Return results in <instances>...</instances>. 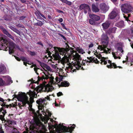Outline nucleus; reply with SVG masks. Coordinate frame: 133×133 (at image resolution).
Returning a JSON list of instances; mask_svg holds the SVG:
<instances>
[{"instance_id": "aec40b11", "label": "nucleus", "mask_w": 133, "mask_h": 133, "mask_svg": "<svg viewBox=\"0 0 133 133\" xmlns=\"http://www.w3.org/2000/svg\"><path fill=\"white\" fill-rule=\"evenodd\" d=\"M106 59H108V57H107L105 58L104 57H102V58H101V62H100V64L102 65H106L107 63V60L105 61Z\"/></svg>"}, {"instance_id": "ddd939ff", "label": "nucleus", "mask_w": 133, "mask_h": 133, "mask_svg": "<svg viewBox=\"0 0 133 133\" xmlns=\"http://www.w3.org/2000/svg\"><path fill=\"white\" fill-rule=\"evenodd\" d=\"M9 54L11 55L14 52V49L15 47V44L12 42L9 43Z\"/></svg>"}, {"instance_id": "052dcab7", "label": "nucleus", "mask_w": 133, "mask_h": 133, "mask_svg": "<svg viewBox=\"0 0 133 133\" xmlns=\"http://www.w3.org/2000/svg\"><path fill=\"white\" fill-rule=\"evenodd\" d=\"M0 133H4V131L2 129V127H0Z\"/></svg>"}, {"instance_id": "b1692460", "label": "nucleus", "mask_w": 133, "mask_h": 133, "mask_svg": "<svg viewBox=\"0 0 133 133\" xmlns=\"http://www.w3.org/2000/svg\"><path fill=\"white\" fill-rule=\"evenodd\" d=\"M76 50L79 53L83 54L84 53H85V52L81 48L77 47L76 48Z\"/></svg>"}, {"instance_id": "864d4df0", "label": "nucleus", "mask_w": 133, "mask_h": 133, "mask_svg": "<svg viewBox=\"0 0 133 133\" xmlns=\"http://www.w3.org/2000/svg\"><path fill=\"white\" fill-rule=\"evenodd\" d=\"M54 77L53 76H51L50 77H49L50 79V80L51 82H52V83H54V81L53 80H54Z\"/></svg>"}, {"instance_id": "f03ea898", "label": "nucleus", "mask_w": 133, "mask_h": 133, "mask_svg": "<svg viewBox=\"0 0 133 133\" xmlns=\"http://www.w3.org/2000/svg\"><path fill=\"white\" fill-rule=\"evenodd\" d=\"M55 53L53 54L52 56L54 58V59L56 60H61V58L59 55V54L62 56L64 55V57L66 58V56L69 54L70 50L67 49H65L63 48H60L54 47Z\"/></svg>"}, {"instance_id": "c9c22d12", "label": "nucleus", "mask_w": 133, "mask_h": 133, "mask_svg": "<svg viewBox=\"0 0 133 133\" xmlns=\"http://www.w3.org/2000/svg\"><path fill=\"white\" fill-rule=\"evenodd\" d=\"M53 89H54V88H52L51 87H50L48 88H46L45 89L48 92H49L52 91Z\"/></svg>"}, {"instance_id": "7ed1b4c3", "label": "nucleus", "mask_w": 133, "mask_h": 133, "mask_svg": "<svg viewBox=\"0 0 133 133\" xmlns=\"http://www.w3.org/2000/svg\"><path fill=\"white\" fill-rule=\"evenodd\" d=\"M101 41L102 45H98L97 48L101 51L104 48H107L109 43V38L106 35L103 34L102 36Z\"/></svg>"}, {"instance_id": "f704fd0d", "label": "nucleus", "mask_w": 133, "mask_h": 133, "mask_svg": "<svg viewBox=\"0 0 133 133\" xmlns=\"http://www.w3.org/2000/svg\"><path fill=\"white\" fill-rule=\"evenodd\" d=\"M11 133H19V131L16 128H14L11 131Z\"/></svg>"}, {"instance_id": "a18cd8bd", "label": "nucleus", "mask_w": 133, "mask_h": 133, "mask_svg": "<svg viewBox=\"0 0 133 133\" xmlns=\"http://www.w3.org/2000/svg\"><path fill=\"white\" fill-rule=\"evenodd\" d=\"M29 54L31 56H34L36 55V54L35 52H32L31 51L29 52Z\"/></svg>"}, {"instance_id": "4be33fe9", "label": "nucleus", "mask_w": 133, "mask_h": 133, "mask_svg": "<svg viewBox=\"0 0 133 133\" xmlns=\"http://www.w3.org/2000/svg\"><path fill=\"white\" fill-rule=\"evenodd\" d=\"M70 84L67 81L61 83L60 86L62 87H68L69 86Z\"/></svg>"}, {"instance_id": "f3484780", "label": "nucleus", "mask_w": 133, "mask_h": 133, "mask_svg": "<svg viewBox=\"0 0 133 133\" xmlns=\"http://www.w3.org/2000/svg\"><path fill=\"white\" fill-rule=\"evenodd\" d=\"M115 25L120 28H123L125 26L124 22L123 21H120L116 23L115 24Z\"/></svg>"}, {"instance_id": "72a5a7b5", "label": "nucleus", "mask_w": 133, "mask_h": 133, "mask_svg": "<svg viewBox=\"0 0 133 133\" xmlns=\"http://www.w3.org/2000/svg\"><path fill=\"white\" fill-rule=\"evenodd\" d=\"M31 88L34 89V91H36L37 93L39 92L40 91V90L39 89V88L38 87H37L36 88L32 87Z\"/></svg>"}, {"instance_id": "412c9836", "label": "nucleus", "mask_w": 133, "mask_h": 133, "mask_svg": "<svg viewBox=\"0 0 133 133\" xmlns=\"http://www.w3.org/2000/svg\"><path fill=\"white\" fill-rule=\"evenodd\" d=\"M92 9L93 11L95 12H98L99 10V9L98 7L96 6L94 4H92Z\"/></svg>"}, {"instance_id": "423d86ee", "label": "nucleus", "mask_w": 133, "mask_h": 133, "mask_svg": "<svg viewBox=\"0 0 133 133\" xmlns=\"http://www.w3.org/2000/svg\"><path fill=\"white\" fill-rule=\"evenodd\" d=\"M17 99L18 100L22 102V104L21 105V107L25 106L26 104H29V103L28 97L26 96H23L22 94H20Z\"/></svg>"}, {"instance_id": "e2e57ef3", "label": "nucleus", "mask_w": 133, "mask_h": 133, "mask_svg": "<svg viewBox=\"0 0 133 133\" xmlns=\"http://www.w3.org/2000/svg\"><path fill=\"white\" fill-rule=\"evenodd\" d=\"M39 14H40V15L42 17H43L44 18L46 19V18L45 16L43 15L42 14L41 12L39 13Z\"/></svg>"}, {"instance_id": "680f3d73", "label": "nucleus", "mask_w": 133, "mask_h": 133, "mask_svg": "<svg viewBox=\"0 0 133 133\" xmlns=\"http://www.w3.org/2000/svg\"><path fill=\"white\" fill-rule=\"evenodd\" d=\"M51 49V48H47L46 50V53H48V52H50V51H49Z\"/></svg>"}, {"instance_id": "1a4fd4ad", "label": "nucleus", "mask_w": 133, "mask_h": 133, "mask_svg": "<svg viewBox=\"0 0 133 133\" xmlns=\"http://www.w3.org/2000/svg\"><path fill=\"white\" fill-rule=\"evenodd\" d=\"M79 9L81 10H84V13L85 14H86L88 12V13L89 14L90 12V9L89 6L88 4H81L79 6Z\"/></svg>"}, {"instance_id": "473e14b6", "label": "nucleus", "mask_w": 133, "mask_h": 133, "mask_svg": "<svg viewBox=\"0 0 133 133\" xmlns=\"http://www.w3.org/2000/svg\"><path fill=\"white\" fill-rule=\"evenodd\" d=\"M21 59L24 62H29V61L27 60L26 58L24 57H21Z\"/></svg>"}, {"instance_id": "ea45409f", "label": "nucleus", "mask_w": 133, "mask_h": 133, "mask_svg": "<svg viewBox=\"0 0 133 133\" xmlns=\"http://www.w3.org/2000/svg\"><path fill=\"white\" fill-rule=\"evenodd\" d=\"M124 17L125 19V20L127 21L128 23H130L131 21L129 19L128 17H127L126 15H124Z\"/></svg>"}, {"instance_id": "cd10ccee", "label": "nucleus", "mask_w": 133, "mask_h": 133, "mask_svg": "<svg viewBox=\"0 0 133 133\" xmlns=\"http://www.w3.org/2000/svg\"><path fill=\"white\" fill-rule=\"evenodd\" d=\"M98 54V53L97 51V50H96V52L94 53V54L99 59H101V58H102V56L100 54Z\"/></svg>"}, {"instance_id": "dca6fc26", "label": "nucleus", "mask_w": 133, "mask_h": 133, "mask_svg": "<svg viewBox=\"0 0 133 133\" xmlns=\"http://www.w3.org/2000/svg\"><path fill=\"white\" fill-rule=\"evenodd\" d=\"M110 23L109 21H106L105 23L102 24V26L104 30L107 29L109 26Z\"/></svg>"}, {"instance_id": "20e7f679", "label": "nucleus", "mask_w": 133, "mask_h": 133, "mask_svg": "<svg viewBox=\"0 0 133 133\" xmlns=\"http://www.w3.org/2000/svg\"><path fill=\"white\" fill-rule=\"evenodd\" d=\"M121 10L123 13L128 14L132 12L133 7L129 4L125 3L121 5Z\"/></svg>"}, {"instance_id": "9b49d317", "label": "nucleus", "mask_w": 133, "mask_h": 133, "mask_svg": "<svg viewBox=\"0 0 133 133\" xmlns=\"http://www.w3.org/2000/svg\"><path fill=\"white\" fill-rule=\"evenodd\" d=\"M0 29L4 34L13 40H14V37L11 35L2 26H0Z\"/></svg>"}, {"instance_id": "c03bdc74", "label": "nucleus", "mask_w": 133, "mask_h": 133, "mask_svg": "<svg viewBox=\"0 0 133 133\" xmlns=\"http://www.w3.org/2000/svg\"><path fill=\"white\" fill-rule=\"evenodd\" d=\"M17 26L18 27L21 28H24V26L23 25L20 24V23L18 24L17 25Z\"/></svg>"}, {"instance_id": "79ce46f5", "label": "nucleus", "mask_w": 133, "mask_h": 133, "mask_svg": "<svg viewBox=\"0 0 133 133\" xmlns=\"http://www.w3.org/2000/svg\"><path fill=\"white\" fill-rule=\"evenodd\" d=\"M58 35L62 37L64 40L65 41L66 40V37L61 34L59 33L58 34Z\"/></svg>"}, {"instance_id": "c85d7f7f", "label": "nucleus", "mask_w": 133, "mask_h": 133, "mask_svg": "<svg viewBox=\"0 0 133 133\" xmlns=\"http://www.w3.org/2000/svg\"><path fill=\"white\" fill-rule=\"evenodd\" d=\"M4 19L6 21H10L11 19V17L10 16L5 15L4 17Z\"/></svg>"}, {"instance_id": "39448f33", "label": "nucleus", "mask_w": 133, "mask_h": 133, "mask_svg": "<svg viewBox=\"0 0 133 133\" xmlns=\"http://www.w3.org/2000/svg\"><path fill=\"white\" fill-rule=\"evenodd\" d=\"M50 97L48 96H47L46 97H45L43 99L40 98L37 100L36 101V102L39 105V106L38 107L39 109L42 110V109L44 108V107L45 106L44 105H46V104H45V102L46 101V99L50 101Z\"/></svg>"}, {"instance_id": "0eeeda50", "label": "nucleus", "mask_w": 133, "mask_h": 133, "mask_svg": "<svg viewBox=\"0 0 133 133\" xmlns=\"http://www.w3.org/2000/svg\"><path fill=\"white\" fill-rule=\"evenodd\" d=\"M89 16L91 19L89 20V22L90 24L92 25H95V22L99 21L100 18L99 16L93 14L89 15Z\"/></svg>"}, {"instance_id": "69168bd1", "label": "nucleus", "mask_w": 133, "mask_h": 133, "mask_svg": "<svg viewBox=\"0 0 133 133\" xmlns=\"http://www.w3.org/2000/svg\"><path fill=\"white\" fill-rule=\"evenodd\" d=\"M58 21L60 23L62 22L63 21V19L62 18H60L58 19Z\"/></svg>"}, {"instance_id": "37998d69", "label": "nucleus", "mask_w": 133, "mask_h": 133, "mask_svg": "<svg viewBox=\"0 0 133 133\" xmlns=\"http://www.w3.org/2000/svg\"><path fill=\"white\" fill-rule=\"evenodd\" d=\"M44 68H46L48 71H50V70H51L50 67L48 65H46V64L45 65V66L44 67Z\"/></svg>"}, {"instance_id": "a19ab883", "label": "nucleus", "mask_w": 133, "mask_h": 133, "mask_svg": "<svg viewBox=\"0 0 133 133\" xmlns=\"http://www.w3.org/2000/svg\"><path fill=\"white\" fill-rule=\"evenodd\" d=\"M35 96H30V100L31 102L32 103L34 101V98Z\"/></svg>"}, {"instance_id": "58836bf2", "label": "nucleus", "mask_w": 133, "mask_h": 133, "mask_svg": "<svg viewBox=\"0 0 133 133\" xmlns=\"http://www.w3.org/2000/svg\"><path fill=\"white\" fill-rule=\"evenodd\" d=\"M117 50L120 51L121 53L123 52L122 48L120 46H118L117 48Z\"/></svg>"}, {"instance_id": "f257e3e1", "label": "nucleus", "mask_w": 133, "mask_h": 133, "mask_svg": "<svg viewBox=\"0 0 133 133\" xmlns=\"http://www.w3.org/2000/svg\"><path fill=\"white\" fill-rule=\"evenodd\" d=\"M68 50H69L70 52L69 51V54H68L69 55L66 56V58H68L71 56H73V59H74V61H76L75 63L76 64L74 65V66L76 68V69L77 70L81 69L84 70L85 69L83 68V67H81L80 65V62L79 61L81 60L82 59L80 55L76 51H74L71 49H69Z\"/></svg>"}, {"instance_id": "9d476101", "label": "nucleus", "mask_w": 133, "mask_h": 133, "mask_svg": "<svg viewBox=\"0 0 133 133\" xmlns=\"http://www.w3.org/2000/svg\"><path fill=\"white\" fill-rule=\"evenodd\" d=\"M5 121V127L7 126L10 127H11L12 126L16 125V121L12 120H10L7 119Z\"/></svg>"}, {"instance_id": "09e8293b", "label": "nucleus", "mask_w": 133, "mask_h": 133, "mask_svg": "<svg viewBox=\"0 0 133 133\" xmlns=\"http://www.w3.org/2000/svg\"><path fill=\"white\" fill-rule=\"evenodd\" d=\"M26 17V16H22L20 17H19V20H20L23 21Z\"/></svg>"}, {"instance_id": "338daca9", "label": "nucleus", "mask_w": 133, "mask_h": 133, "mask_svg": "<svg viewBox=\"0 0 133 133\" xmlns=\"http://www.w3.org/2000/svg\"><path fill=\"white\" fill-rule=\"evenodd\" d=\"M71 69L72 70V71L73 72H75L76 71V69H73V67L72 66H71Z\"/></svg>"}, {"instance_id": "4c0bfd02", "label": "nucleus", "mask_w": 133, "mask_h": 133, "mask_svg": "<svg viewBox=\"0 0 133 133\" xmlns=\"http://www.w3.org/2000/svg\"><path fill=\"white\" fill-rule=\"evenodd\" d=\"M116 28L114 27L110 29V32L111 33H114V32H115V30H116Z\"/></svg>"}, {"instance_id": "a878e982", "label": "nucleus", "mask_w": 133, "mask_h": 133, "mask_svg": "<svg viewBox=\"0 0 133 133\" xmlns=\"http://www.w3.org/2000/svg\"><path fill=\"white\" fill-rule=\"evenodd\" d=\"M32 113H33L34 117L36 118H38V114H39V111L38 110L36 112L34 110H33L32 111Z\"/></svg>"}, {"instance_id": "7c9ffc66", "label": "nucleus", "mask_w": 133, "mask_h": 133, "mask_svg": "<svg viewBox=\"0 0 133 133\" xmlns=\"http://www.w3.org/2000/svg\"><path fill=\"white\" fill-rule=\"evenodd\" d=\"M5 68L4 66L2 65H0V73H3Z\"/></svg>"}, {"instance_id": "3c124183", "label": "nucleus", "mask_w": 133, "mask_h": 133, "mask_svg": "<svg viewBox=\"0 0 133 133\" xmlns=\"http://www.w3.org/2000/svg\"><path fill=\"white\" fill-rule=\"evenodd\" d=\"M66 2H65V3L67 4L68 5H71L72 3L71 2L68 1L66 0Z\"/></svg>"}, {"instance_id": "4468645a", "label": "nucleus", "mask_w": 133, "mask_h": 133, "mask_svg": "<svg viewBox=\"0 0 133 133\" xmlns=\"http://www.w3.org/2000/svg\"><path fill=\"white\" fill-rule=\"evenodd\" d=\"M108 63L110 65H107V67L109 69L114 68L116 69V64L114 63H112L111 61L110 60L108 61Z\"/></svg>"}, {"instance_id": "0e129e2a", "label": "nucleus", "mask_w": 133, "mask_h": 133, "mask_svg": "<svg viewBox=\"0 0 133 133\" xmlns=\"http://www.w3.org/2000/svg\"><path fill=\"white\" fill-rule=\"evenodd\" d=\"M94 46V44L93 43H91L90 44L89 46V48H92Z\"/></svg>"}, {"instance_id": "6ab92c4d", "label": "nucleus", "mask_w": 133, "mask_h": 133, "mask_svg": "<svg viewBox=\"0 0 133 133\" xmlns=\"http://www.w3.org/2000/svg\"><path fill=\"white\" fill-rule=\"evenodd\" d=\"M9 28H10L12 31L15 32L17 33L19 35H20V31L17 29L13 27L11 25H9L8 26Z\"/></svg>"}, {"instance_id": "c756f323", "label": "nucleus", "mask_w": 133, "mask_h": 133, "mask_svg": "<svg viewBox=\"0 0 133 133\" xmlns=\"http://www.w3.org/2000/svg\"><path fill=\"white\" fill-rule=\"evenodd\" d=\"M90 63H94V62L95 63H97L96 62V60L95 59V58L93 57L92 56L90 58Z\"/></svg>"}, {"instance_id": "13d9d810", "label": "nucleus", "mask_w": 133, "mask_h": 133, "mask_svg": "<svg viewBox=\"0 0 133 133\" xmlns=\"http://www.w3.org/2000/svg\"><path fill=\"white\" fill-rule=\"evenodd\" d=\"M63 78V76H61L60 77L58 78L59 81H62Z\"/></svg>"}, {"instance_id": "49530a36", "label": "nucleus", "mask_w": 133, "mask_h": 133, "mask_svg": "<svg viewBox=\"0 0 133 133\" xmlns=\"http://www.w3.org/2000/svg\"><path fill=\"white\" fill-rule=\"evenodd\" d=\"M4 116L2 115H0V119L2 121L4 120L5 118H4Z\"/></svg>"}, {"instance_id": "5701e85b", "label": "nucleus", "mask_w": 133, "mask_h": 133, "mask_svg": "<svg viewBox=\"0 0 133 133\" xmlns=\"http://www.w3.org/2000/svg\"><path fill=\"white\" fill-rule=\"evenodd\" d=\"M27 94H28L29 96H37V94H36L35 92L34 91H32L31 90H29V92H27Z\"/></svg>"}, {"instance_id": "774afa93", "label": "nucleus", "mask_w": 133, "mask_h": 133, "mask_svg": "<svg viewBox=\"0 0 133 133\" xmlns=\"http://www.w3.org/2000/svg\"><path fill=\"white\" fill-rule=\"evenodd\" d=\"M37 18L38 19H40L42 20V19H43L41 16L40 15H39V16H37Z\"/></svg>"}, {"instance_id": "e433bc0d", "label": "nucleus", "mask_w": 133, "mask_h": 133, "mask_svg": "<svg viewBox=\"0 0 133 133\" xmlns=\"http://www.w3.org/2000/svg\"><path fill=\"white\" fill-rule=\"evenodd\" d=\"M4 82L3 81V79L0 78V86H3L4 84Z\"/></svg>"}, {"instance_id": "6e6d98bb", "label": "nucleus", "mask_w": 133, "mask_h": 133, "mask_svg": "<svg viewBox=\"0 0 133 133\" xmlns=\"http://www.w3.org/2000/svg\"><path fill=\"white\" fill-rule=\"evenodd\" d=\"M61 25L63 27V28L64 29H65L66 30H67V28H66L65 27V25L64 24H63V23H61Z\"/></svg>"}, {"instance_id": "a211bd4d", "label": "nucleus", "mask_w": 133, "mask_h": 133, "mask_svg": "<svg viewBox=\"0 0 133 133\" xmlns=\"http://www.w3.org/2000/svg\"><path fill=\"white\" fill-rule=\"evenodd\" d=\"M100 8L103 12L107 11L108 8L105 3H103L100 5Z\"/></svg>"}, {"instance_id": "f8f14e48", "label": "nucleus", "mask_w": 133, "mask_h": 133, "mask_svg": "<svg viewBox=\"0 0 133 133\" xmlns=\"http://www.w3.org/2000/svg\"><path fill=\"white\" fill-rule=\"evenodd\" d=\"M8 41L4 39L3 37L0 38V43H1V48H4L6 50V49L7 48V47L8 46L7 44V42Z\"/></svg>"}, {"instance_id": "393cba45", "label": "nucleus", "mask_w": 133, "mask_h": 133, "mask_svg": "<svg viewBox=\"0 0 133 133\" xmlns=\"http://www.w3.org/2000/svg\"><path fill=\"white\" fill-rule=\"evenodd\" d=\"M6 111V110L5 108H1L0 109V114L2 113L3 114L2 115L5 116V114L7 113Z\"/></svg>"}, {"instance_id": "603ef678", "label": "nucleus", "mask_w": 133, "mask_h": 133, "mask_svg": "<svg viewBox=\"0 0 133 133\" xmlns=\"http://www.w3.org/2000/svg\"><path fill=\"white\" fill-rule=\"evenodd\" d=\"M56 12L58 13H62L63 14H64V12L61 10H59L58 9H56Z\"/></svg>"}, {"instance_id": "bb28decb", "label": "nucleus", "mask_w": 133, "mask_h": 133, "mask_svg": "<svg viewBox=\"0 0 133 133\" xmlns=\"http://www.w3.org/2000/svg\"><path fill=\"white\" fill-rule=\"evenodd\" d=\"M43 23H42V22L40 21H37V23H35L34 25L36 26H41Z\"/></svg>"}, {"instance_id": "4d7b16f0", "label": "nucleus", "mask_w": 133, "mask_h": 133, "mask_svg": "<svg viewBox=\"0 0 133 133\" xmlns=\"http://www.w3.org/2000/svg\"><path fill=\"white\" fill-rule=\"evenodd\" d=\"M37 44H38L41 45L42 47H44L41 41L37 42Z\"/></svg>"}, {"instance_id": "bf43d9fd", "label": "nucleus", "mask_w": 133, "mask_h": 133, "mask_svg": "<svg viewBox=\"0 0 133 133\" xmlns=\"http://www.w3.org/2000/svg\"><path fill=\"white\" fill-rule=\"evenodd\" d=\"M14 57H15L16 59L18 61H20L21 60L19 57H17L15 56H14Z\"/></svg>"}, {"instance_id": "de8ad7c7", "label": "nucleus", "mask_w": 133, "mask_h": 133, "mask_svg": "<svg viewBox=\"0 0 133 133\" xmlns=\"http://www.w3.org/2000/svg\"><path fill=\"white\" fill-rule=\"evenodd\" d=\"M41 12L40 11H36L35 12V14L37 16H38L39 15H40L39 14V13Z\"/></svg>"}, {"instance_id": "8fccbe9b", "label": "nucleus", "mask_w": 133, "mask_h": 133, "mask_svg": "<svg viewBox=\"0 0 133 133\" xmlns=\"http://www.w3.org/2000/svg\"><path fill=\"white\" fill-rule=\"evenodd\" d=\"M63 94L61 92H59L57 93V96L58 97H59L61 95H63Z\"/></svg>"}, {"instance_id": "2f4dec72", "label": "nucleus", "mask_w": 133, "mask_h": 133, "mask_svg": "<svg viewBox=\"0 0 133 133\" xmlns=\"http://www.w3.org/2000/svg\"><path fill=\"white\" fill-rule=\"evenodd\" d=\"M37 61L40 64V65L42 68H44V67L45 66V65H46V64L41 62V61H39V60H37Z\"/></svg>"}, {"instance_id": "6e6552de", "label": "nucleus", "mask_w": 133, "mask_h": 133, "mask_svg": "<svg viewBox=\"0 0 133 133\" xmlns=\"http://www.w3.org/2000/svg\"><path fill=\"white\" fill-rule=\"evenodd\" d=\"M120 10L116 8H115L109 15V17L110 19H114L117 16L120 12Z\"/></svg>"}, {"instance_id": "2eb2a0df", "label": "nucleus", "mask_w": 133, "mask_h": 133, "mask_svg": "<svg viewBox=\"0 0 133 133\" xmlns=\"http://www.w3.org/2000/svg\"><path fill=\"white\" fill-rule=\"evenodd\" d=\"M44 73L45 74V76L43 75L41 77H40L39 76H38V80L37 81L38 82L40 81L41 80L43 81V79L45 80V79H47L49 78L48 75H46L45 73Z\"/></svg>"}, {"instance_id": "5fc2aeb1", "label": "nucleus", "mask_w": 133, "mask_h": 133, "mask_svg": "<svg viewBox=\"0 0 133 133\" xmlns=\"http://www.w3.org/2000/svg\"><path fill=\"white\" fill-rule=\"evenodd\" d=\"M105 48H104V49L102 50L103 51V52H102V53H105V54H108V52L107 51V50L105 49Z\"/></svg>"}]
</instances>
